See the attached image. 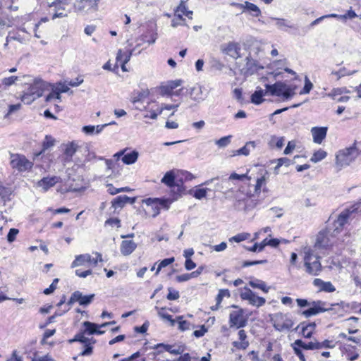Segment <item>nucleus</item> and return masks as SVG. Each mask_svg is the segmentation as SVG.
I'll return each mask as SVG.
<instances>
[{"label": "nucleus", "instance_id": "nucleus-1", "mask_svg": "<svg viewBox=\"0 0 361 361\" xmlns=\"http://www.w3.org/2000/svg\"><path fill=\"white\" fill-rule=\"evenodd\" d=\"M360 152V147L357 145V142H355L352 146L338 151L336 156V165L340 168L350 165L358 157Z\"/></svg>", "mask_w": 361, "mask_h": 361}, {"label": "nucleus", "instance_id": "nucleus-2", "mask_svg": "<svg viewBox=\"0 0 361 361\" xmlns=\"http://www.w3.org/2000/svg\"><path fill=\"white\" fill-rule=\"evenodd\" d=\"M304 266L305 271L312 276L319 275L322 271V264L319 256H314L313 251L310 248H305Z\"/></svg>", "mask_w": 361, "mask_h": 361}, {"label": "nucleus", "instance_id": "nucleus-3", "mask_svg": "<svg viewBox=\"0 0 361 361\" xmlns=\"http://www.w3.org/2000/svg\"><path fill=\"white\" fill-rule=\"evenodd\" d=\"M267 91L272 96H282L288 99L295 94V86L288 85L286 83L278 81L273 85L266 84Z\"/></svg>", "mask_w": 361, "mask_h": 361}, {"label": "nucleus", "instance_id": "nucleus-4", "mask_svg": "<svg viewBox=\"0 0 361 361\" xmlns=\"http://www.w3.org/2000/svg\"><path fill=\"white\" fill-rule=\"evenodd\" d=\"M161 181L171 188V192L173 193V200H177L184 190L183 181L176 180L173 171H167Z\"/></svg>", "mask_w": 361, "mask_h": 361}, {"label": "nucleus", "instance_id": "nucleus-5", "mask_svg": "<svg viewBox=\"0 0 361 361\" xmlns=\"http://www.w3.org/2000/svg\"><path fill=\"white\" fill-rule=\"evenodd\" d=\"M274 329L279 331H283L290 329L294 322L288 314L278 312L274 314L271 318Z\"/></svg>", "mask_w": 361, "mask_h": 361}, {"label": "nucleus", "instance_id": "nucleus-6", "mask_svg": "<svg viewBox=\"0 0 361 361\" xmlns=\"http://www.w3.org/2000/svg\"><path fill=\"white\" fill-rule=\"evenodd\" d=\"M10 164L13 169L19 172H24L32 169L33 163L28 160L25 156L19 154H11Z\"/></svg>", "mask_w": 361, "mask_h": 361}, {"label": "nucleus", "instance_id": "nucleus-7", "mask_svg": "<svg viewBox=\"0 0 361 361\" xmlns=\"http://www.w3.org/2000/svg\"><path fill=\"white\" fill-rule=\"evenodd\" d=\"M240 296L242 300L248 301L250 305L257 307L263 306L266 302L265 298L257 296L247 286L240 289Z\"/></svg>", "mask_w": 361, "mask_h": 361}, {"label": "nucleus", "instance_id": "nucleus-8", "mask_svg": "<svg viewBox=\"0 0 361 361\" xmlns=\"http://www.w3.org/2000/svg\"><path fill=\"white\" fill-rule=\"evenodd\" d=\"M245 311L242 308L231 312L229 314L230 328L240 329L247 324V317L244 315Z\"/></svg>", "mask_w": 361, "mask_h": 361}, {"label": "nucleus", "instance_id": "nucleus-9", "mask_svg": "<svg viewBox=\"0 0 361 361\" xmlns=\"http://www.w3.org/2000/svg\"><path fill=\"white\" fill-rule=\"evenodd\" d=\"M310 306H311L310 308L302 312V314L307 318L331 310V307H327L328 303L322 300L312 301Z\"/></svg>", "mask_w": 361, "mask_h": 361}, {"label": "nucleus", "instance_id": "nucleus-10", "mask_svg": "<svg viewBox=\"0 0 361 361\" xmlns=\"http://www.w3.org/2000/svg\"><path fill=\"white\" fill-rule=\"evenodd\" d=\"M245 61L246 63L243 66H241V65L238 66L240 73L245 77L252 75L259 70L264 68L263 66L259 65L258 61L252 59L250 56H247Z\"/></svg>", "mask_w": 361, "mask_h": 361}, {"label": "nucleus", "instance_id": "nucleus-11", "mask_svg": "<svg viewBox=\"0 0 361 361\" xmlns=\"http://www.w3.org/2000/svg\"><path fill=\"white\" fill-rule=\"evenodd\" d=\"M69 1L70 0H55L49 4V7L54 8V10L51 16L52 20L68 16V12L66 11V6L68 5Z\"/></svg>", "mask_w": 361, "mask_h": 361}, {"label": "nucleus", "instance_id": "nucleus-12", "mask_svg": "<svg viewBox=\"0 0 361 361\" xmlns=\"http://www.w3.org/2000/svg\"><path fill=\"white\" fill-rule=\"evenodd\" d=\"M94 298V294L83 295L80 291L76 290L72 293L69 300L68 301V305H71L74 302H78L80 305L87 306L92 302Z\"/></svg>", "mask_w": 361, "mask_h": 361}, {"label": "nucleus", "instance_id": "nucleus-13", "mask_svg": "<svg viewBox=\"0 0 361 361\" xmlns=\"http://www.w3.org/2000/svg\"><path fill=\"white\" fill-rule=\"evenodd\" d=\"M152 348L157 350V353H153L154 355L161 354L164 351L169 352L173 355H180L184 351L183 348L180 345L176 347L175 345L164 343H158L152 347Z\"/></svg>", "mask_w": 361, "mask_h": 361}, {"label": "nucleus", "instance_id": "nucleus-14", "mask_svg": "<svg viewBox=\"0 0 361 361\" xmlns=\"http://www.w3.org/2000/svg\"><path fill=\"white\" fill-rule=\"evenodd\" d=\"M176 200H173V193H172V198H147L145 200V202L148 206H155L156 208H157V206L160 207L161 208H163L164 209H169L170 207L171 204L175 201Z\"/></svg>", "mask_w": 361, "mask_h": 361}, {"label": "nucleus", "instance_id": "nucleus-15", "mask_svg": "<svg viewBox=\"0 0 361 361\" xmlns=\"http://www.w3.org/2000/svg\"><path fill=\"white\" fill-rule=\"evenodd\" d=\"M98 0H79L75 4V8L82 13H87L92 9H96Z\"/></svg>", "mask_w": 361, "mask_h": 361}, {"label": "nucleus", "instance_id": "nucleus-16", "mask_svg": "<svg viewBox=\"0 0 361 361\" xmlns=\"http://www.w3.org/2000/svg\"><path fill=\"white\" fill-rule=\"evenodd\" d=\"M45 89V83L40 79L35 80L34 82L30 85L27 91L34 96V98H39Z\"/></svg>", "mask_w": 361, "mask_h": 361}, {"label": "nucleus", "instance_id": "nucleus-17", "mask_svg": "<svg viewBox=\"0 0 361 361\" xmlns=\"http://www.w3.org/2000/svg\"><path fill=\"white\" fill-rule=\"evenodd\" d=\"M232 6L238 8L247 10L250 12L251 15L254 17H258L261 15V11L257 6L249 1H245L244 4L232 3Z\"/></svg>", "mask_w": 361, "mask_h": 361}, {"label": "nucleus", "instance_id": "nucleus-18", "mask_svg": "<svg viewBox=\"0 0 361 361\" xmlns=\"http://www.w3.org/2000/svg\"><path fill=\"white\" fill-rule=\"evenodd\" d=\"M328 127H313L311 133L314 143L321 144L326 137Z\"/></svg>", "mask_w": 361, "mask_h": 361}, {"label": "nucleus", "instance_id": "nucleus-19", "mask_svg": "<svg viewBox=\"0 0 361 361\" xmlns=\"http://www.w3.org/2000/svg\"><path fill=\"white\" fill-rule=\"evenodd\" d=\"M352 210L345 209L343 211L334 221L335 231H340L348 222Z\"/></svg>", "mask_w": 361, "mask_h": 361}, {"label": "nucleus", "instance_id": "nucleus-20", "mask_svg": "<svg viewBox=\"0 0 361 361\" xmlns=\"http://www.w3.org/2000/svg\"><path fill=\"white\" fill-rule=\"evenodd\" d=\"M316 328V324L314 322L307 323L305 322H301L295 328V330L301 329L302 335L307 338H311L313 332Z\"/></svg>", "mask_w": 361, "mask_h": 361}, {"label": "nucleus", "instance_id": "nucleus-21", "mask_svg": "<svg viewBox=\"0 0 361 361\" xmlns=\"http://www.w3.org/2000/svg\"><path fill=\"white\" fill-rule=\"evenodd\" d=\"M135 202V197H129L127 195H119L115 197L111 203L115 209L123 208L126 203L133 204Z\"/></svg>", "mask_w": 361, "mask_h": 361}, {"label": "nucleus", "instance_id": "nucleus-22", "mask_svg": "<svg viewBox=\"0 0 361 361\" xmlns=\"http://www.w3.org/2000/svg\"><path fill=\"white\" fill-rule=\"evenodd\" d=\"M137 247V244L132 240H123L121 245V252L124 256L130 255Z\"/></svg>", "mask_w": 361, "mask_h": 361}, {"label": "nucleus", "instance_id": "nucleus-23", "mask_svg": "<svg viewBox=\"0 0 361 361\" xmlns=\"http://www.w3.org/2000/svg\"><path fill=\"white\" fill-rule=\"evenodd\" d=\"M256 146H257V142L255 141L247 142L243 147L240 148L238 150L233 151V154L231 156L232 157L235 156V155L247 156V155H249L250 151L252 149H254L256 147Z\"/></svg>", "mask_w": 361, "mask_h": 361}, {"label": "nucleus", "instance_id": "nucleus-24", "mask_svg": "<svg viewBox=\"0 0 361 361\" xmlns=\"http://www.w3.org/2000/svg\"><path fill=\"white\" fill-rule=\"evenodd\" d=\"M330 245L329 239L325 231H320L316 239L314 247L316 248H326Z\"/></svg>", "mask_w": 361, "mask_h": 361}, {"label": "nucleus", "instance_id": "nucleus-25", "mask_svg": "<svg viewBox=\"0 0 361 361\" xmlns=\"http://www.w3.org/2000/svg\"><path fill=\"white\" fill-rule=\"evenodd\" d=\"M313 284L315 286L319 287V290L322 291L332 293L336 290L335 287L331 282H325L320 279H315L313 281Z\"/></svg>", "mask_w": 361, "mask_h": 361}, {"label": "nucleus", "instance_id": "nucleus-26", "mask_svg": "<svg viewBox=\"0 0 361 361\" xmlns=\"http://www.w3.org/2000/svg\"><path fill=\"white\" fill-rule=\"evenodd\" d=\"M83 326L85 328L84 333H86L89 335H92V334L102 335V334H104V331L99 330V325H98L95 323H92L90 322H85L83 323Z\"/></svg>", "mask_w": 361, "mask_h": 361}, {"label": "nucleus", "instance_id": "nucleus-27", "mask_svg": "<svg viewBox=\"0 0 361 361\" xmlns=\"http://www.w3.org/2000/svg\"><path fill=\"white\" fill-rule=\"evenodd\" d=\"M59 180L57 176L43 178L38 182V185L42 187L44 191L48 190L53 187Z\"/></svg>", "mask_w": 361, "mask_h": 361}, {"label": "nucleus", "instance_id": "nucleus-28", "mask_svg": "<svg viewBox=\"0 0 361 361\" xmlns=\"http://www.w3.org/2000/svg\"><path fill=\"white\" fill-rule=\"evenodd\" d=\"M268 92L267 89L265 90L257 87V90L254 92V93L251 95V102L259 105L261 104L264 102L263 97L265 96Z\"/></svg>", "mask_w": 361, "mask_h": 361}, {"label": "nucleus", "instance_id": "nucleus-29", "mask_svg": "<svg viewBox=\"0 0 361 361\" xmlns=\"http://www.w3.org/2000/svg\"><path fill=\"white\" fill-rule=\"evenodd\" d=\"M253 200L250 198V201H247L244 199H238V201L234 204V207L236 209L240 210H250L254 207H255V204H252Z\"/></svg>", "mask_w": 361, "mask_h": 361}, {"label": "nucleus", "instance_id": "nucleus-30", "mask_svg": "<svg viewBox=\"0 0 361 361\" xmlns=\"http://www.w3.org/2000/svg\"><path fill=\"white\" fill-rule=\"evenodd\" d=\"M240 48L238 43L230 42L228 44L225 50L227 54H228L229 56L234 59H237L240 57Z\"/></svg>", "mask_w": 361, "mask_h": 361}, {"label": "nucleus", "instance_id": "nucleus-31", "mask_svg": "<svg viewBox=\"0 0 361 361\" xmlns=\"http://www.w3.org/2000/svg\"><path fill=\"white\" fill-rule=\"evenodd\" d=\"M92 260L89 254L80 255L75 257V260L71 264V268L84 265L86 262Z\"/></svg>", "mask_w": 361, "mask_h": 361}, {"label": "nucleus", "instance_id": "nucleus-32", "mask_svg": "<svg viewBox=\"0 0 361 361\" xmlns=\"http://www.w3.org/2000/svg\"><path fill=\"white\" fill-rule=\"evenodd\" d=\"M249 285L253 288H258L262 290L264 293H268L269 288L267 286V284L264 281L257 279H253L249 281Z\"/></svg>", "mask_w": 361, "mask_h": 361}, {"label": "nucleus", "instance_id": "nucleus-33", "mask_svg": "<svg viewBox=\"0 0 361 361\" xmlns=\"http://www.w3.org/2000/svg\"><path fill=\"white\" fill-rule=\"evenodd\" d=\"M138 158V152L135 150L124 154L122 157V161L126 164H134Z\"/></svg>", "mask_w": 361, "mask_h": 361}, {"label": "nucleus", "instance_id": "nucleus-34", "mask_svg": "<svg viewBox=\"0 0 361 361\" xmlns=\"http://www.w3.org/2000/svg\"><path fill=\"white\" fill-rule=\"evenodd\" d=\"M294 345H298L304 350H315L317 349V341H310L307 343L302 341L301 339H297L294 341Z\"/></svg>", "mask_w": 361, "mask_h": 361}, {"label": "nucleus", "instance_id": "nucleus-35", "mask_svg": "<svg viewBox=\"0 0 361 361\" xmlns=\"http://www.w3.org/2000/svg\"><path fill=\"white\" fill-rule=\"evenodd\" d=\"M11 194L9 188L0 185V204H4L6 201L9 200Z\"/></svg>", "mask_w": 361, "mask_h": 361}, {"label": "nucleus", "instance_id": "nucleus-36", "mask_svg": "<svg viewBox=\"0 0 361 361\" xmlns=\"http://www.w3.org/2000/svg\"><path fill=\"white\" fill-rule=\"evenodd\" d=\"M75 341L80 342L83 344H85L90 341H92V343H94L96 342V341L93 338L90 339L88 338L85 337L82 333L76 334L73 339H71L69 341L71 343Z\"/></svg>", "mask_w": 361, "mask_h": 361}, {"label": "nucleus", "instance_id": "nucleus-37", "mask_svg": "<svg viewBox=\"0 0 361 361\" xmlns=\"http://www.w3.org/2000/svg\"><path fill=\"white\" fill-rule=\"evenodd\" d=\"M327 153L325 151L319 149L313 154L312 157L310 158V161L313 163H317L324 159Z\"/></svg>", "mask_w": 361, "mask_h": 361}, {"label": "nucleus", "instance_id": "nucleus-38", "mask_svg": "<svg viewBox=\"0 0 361 361\" xmlns=\"http://www.w3.org/2000/svg\"><path fill=\"white\" fill-rule=\"evenodd\" d=\"M274 161L277 162V164H276V167L274 168V173L276 174L279 173L278 170L281 166H282L283 165H285L286 166H288L290 165V163H291V161L286 157L279 158L276 160H274Z\"/></svg>", "mask_w": 361, "mask_h": 361}, {"label": "nucleus", "instance_id": "nucleus-39", "mask_svg": "<svg viewBox=\"0 0 361 361\" xmlns=\"http://www.w3.org/2000/svg\"><path fill=\"white\" fill-rule=\"evenodd\" d=\"M12 40H15V41H18L20 43H23L25 42L26 39H25V37L21 36L18 32L15 33V34L9 33L6 37V43L5 44V46H7L8 43Z\"/></svg>", "mask_w": 361, "mask_h": 361}, {"label": "nucleus", "instance_id": "nucleus-40", "mask_svg": "<svg viewBox=\"0 0 361 361\" xmlns=\"http://www.w3.org/2000/svg\"><path fill=\"white\" fill-rule=\"evenodd\" d=\"M272 20H276V25L278 28L282 30L283 27H293V25L290 24V22L283 18H271Z\"/></svg>", "mask_w": 361, "mask_h": 361}, {"label": "nucleus", "instance_id": "nucleus-41", "mask_svg": "<svg viewBox=\"0 0 361 361\" xmlns=\"http://www.w3.org/2000/svg\"><path fill=\"white\" fill-rule=\"evenodd\" d=\"M183 316H179L177 317L178 329L182 331L189 330L191 326L190 323L186 320H183Z\"/></svg>", "mask_w": 361, "mask_h": 361}, {"label": "nucleus", "instance_id": "nucleus-42", "mask_svg": "<svg viewBox=\"0 0 361 361\" xmlns=\"http://www.w3.org/2000/svg\"><path fill=\"white\" fill-rule=\"evenodd\" d=\"M231 137L232 135L222 137L219 140H216L215 144L220 148L226 147L231 143Z\"/></svg>", "mask_w": 361, "mask_h": 361}, {"label": "nucleus", "instance_id": "nucleus-43", "mask_svg": "<svg viewBox=\"0 0 361 361\" xmlns=\"http://www.w3.org/2000/svg\"><path fill=\"white\" fill-rule=\"evenodd\" d=\"M174 261H175V258L173 257H170V258H166V259H164L163 260H161L158 265V267L157 269L155 274L156 275L159 274V271H161V269L162 268L166 267L168 265L172 264Z\"/></svg>", "mask_w": 361, "mask_h": 361}, {"label": "nucleus", "instance_id": "nucleus-44", "mask_svg": "<svg viewBox=\"0 0 361 361\" xmlns=\"http://www.w3.org/2000/svg\"><path fill=\"white\" fill-rule=\"evenodd\" d=\"M347 93H350V91L346 87L334 88L329 94V96L335 99L336 96Z\"/></svg>", "mask_w": 361, "mask_h": 361}, {"label": "nucleus", "instance_id": "nucleus-45", "mask_svg": "<svg viewBox=\"0 0 361 361\" xmlns=\"http://www.w3.org/2000/svg\"><path fill=\"white\" fill-rule=\"evenodd\" d=\"M173 90L168 84V82L166 85L160 86L159 87V93L161 96H171Z\"/></svg>", "mask_w": 361, "mask_h": 361}, {"label": "nucleus", "instance_id": "nucleus-46", "mask_svg": "<svg viewBox=\"0 0 361 361\" xmlns=\"http://www.w3.org/2000/svg\"><path fill=\"white\" fill-rule=\"evenodd\" d=\"M280 244V240L277 238H271V239H267L265 238L263 240V245H262L261 247H265L267 245H269L272 247H276ZM262 249V247H260Z\"/></svg>", "mask_w": 361, "mask_h": 361}, {"label": "nucleus", "instance_id": "nucleus-47", "mask_svg": "<svg viewBox=\"0 0 361 361\" xmlns=\"http://www.w3.org/2000/svg\"><path fill=\"white\" fill-rule=\"evenodd\" d=\"M356 71H353L352 72L348 71L345 68H342L338 71H332L331 74L335 75L337 76L338 80L340 79L341 77H343L345 75H350L355 73H356Z\"/></svg>", "mask_w": 361, "mask_h": 361}, {"label": "nucleus", "instance_id": "nucleus-48", "mask_svg": "<svg viewBox=\"0 0 361 361\" xmlns=\"http://www.w3.org/2000/svg\"><path fill=\"white\" fill-rule=\"evenodd\" d=\"M250 233H238L233 237H231L229 240L231 242V241H234V242H236V243H240V242H242V241H244L245 240H247L249 237H250Z\"/></svg>", "mask_w": 361, "mask_h": 361}, {"label": "nucleus", "instance_id": "nucleus-49", "mask_svg": "<svg viewBox=\"0 0 361 361\" xmlns=\"http://www.w3.org/2000/svg\"><path fill=\"white\" fill-rule=\"evenodd\" d=\"M147 95L148 93L145 91L134 93L133 96L132 97L131 102L134 104L141 102L144 98L147 97Z\"/></svg>", "mask_w": 361, "mask_h": 361}, {"label": "nucleus", "instance_id": "nucleus-50", "mask_svg": "<svg viewBox=\"0 0 361 361\" xmlns=\"http://www.w3.org/2000/svg\"><path fill=\"white\" fill-rule=\"evenodd\" d=\"M164 308H161L160 311L158 312V315L163 319H166L169 322H170L171 325L173 326L176 323V321L172 318V316L169 314L163 312V310Z\"/></svg>", "mask_w": 361, "mask_h": 361}, {"label": "nucleus", "instance_id": "nucleus-51", "mask_svg": "<svg viewBox=\"0 0 361 361\" xmlns=\"http://www.w3.org/2000/svg\"><path fill=\"white\" fill-rule=\"evenodd\" d=\"M18 80V77L17 76H10L7 78H4L1 80V85L5 86L6 87H10L13 85L16 80Z\"/></svg>", "mask_w": 361, "mask_h": 361}, {"label": "nucleus", "instance_id": "nucleus-52", "mask_svg": "<svg viewBox=\"0 0 361 361\" xmlns=\"http://www.w3.org/2000/svg\"><path fill=\"white\" fill-rule=\"evenodd\" d=\"M268 174L267 171H265V174L261 176L260 178H257L256 185L255 187V191L256 193H258L260 192V189L263 185H265L266 183V177L265 175Z\"/></svg>", "mask_w": 361, "mask_h": 361}, {"label": "nucleus", "instance_id": "nucleus-53", "mask_svg": "<svg viewBox=\"0 0 361 361\" xmlns=\"http://www.w3.org/2000/svg\"><path fill=\"white\" fill-rule=\"evenodd\" d=\"M224 297L229 298L230 297V292L228 289H221L219 291L218 295L216 298V301L218 304H221L222 302V300Z\"/></svg>", "mask_w": 361, "mask_h": 361}, {"label": "nucleus", "instance_id": "nucleus-54", "mask_svg": "<svg viewBox=\"0 0 361 361\" xmlns=\"http://www.w3.org/2000/svg\"><path fill=\"white\" fill-rule=\"evenodd\" d=\"M312 87H313V84L310 80V79L307 76H305V85H304L303 89L300 92V94H308L311 91Z\"/></svg>", "mask_w": 361, "mask_h": 361}, {"label": "nucleus", "instance_id": "nucleus-55", "mask_svg": "<svg viewBox=\"0 0 361 361\" xmlns=\"http://www.w3.org/2000/svg\"><path fill=\"white\" fill-rule=\"evenodd\" d=\"M37 98H34V96L31 94L28 91L25 92L22 96L21 100L25 104H30Z\"/></svg>", "mask_w": 361, "mask_h": 361}, {"label": "nucleus", "instance_id": "nucleus-56", "mask_svg": "<svg viewBox=\"0 0 361 361\" xmlns=\"http://www.w3.org/2000/svg\"><path fill=\"white\" fill-rule=\"evenodd\" d=\"M92 341L84 344V350L80 353L81 356L90 355L92 353L93 347Z\"/></svg>", "mask_w": 361, "mask_h": 361}, {"label": "nucleus", "instance_id": "nucleus-57", "mask_svg": "<svg viewBox=\"0 0 361 361\" xmlns=\"http://www.w3.org/2000/svg\"><path fill=\"white\" fill-rule=\"evenodd\" d=\"M169 293L166 296V298L169 300H176L180 298L179 292L173 290L172 288H168Z\"/></svg>", "mask_w": 361, "mask_h": 361}, {"label": "nucleus", "instance_id": "nucleus-58", "mask_svg": "<svg viewBox=\"0 0 361 361\" xmlns=\"http://www.w3.org/2000/svg\"><path fill=\"white\" fill-rule=\"evenodd\" d=\"M19 233V230L15 228H12L9 230L7 235V240L9 243H12L16 240L17 235Z\"/></svg>", "mask_w": 361, "mask_h": 361}, {"label": "nucleus", "instance_id": "nucleus-59", "mask_svg": "<svg viewBox=\"0 0 361 361\" xmlns=\"http://www.w3.org/2000/svg\"><path fill=\"white\" fill-rule=\"evenodd\" d=\"M251 197V195H249L248 194H244L241 189H239L234 195L235 202L238 201V199H244L247 201H250Z\"/></svg>", "mask_w": 361, "mask_h": 361}, {"label": "nucleus", "instance_id": "nucleus-60", "mask_svg": "<svg viewBox=\"0 0 361 361\" xmlns=\"http://www.w3.org/2000/svg\"><path fill=\"white\" fill-rule=\"evenodd\" d=\"M267 263V259H262V260H254V261H244L242 267H247L252 265H257V264H264Z\"/></svg>", "mask_w": 361, "mask_h": 361}, {"label": "nucleus", "instance_id": "nucleus-61", "mask_svg": "<svg viewBox=\"0 0 361 361\" xmlns=\"http://www.w3.org/2000/svg\"><path fill=\"white\" fill-rule=\"evenodd\" d=\"M76 146L73 143H71L70 145H67L65 149V154L67 157H71L76 152Z\"/></svg>", "mask_w": 361, "mask_h": 361}, {"label": "nucleus", "instance_id": "nucleus-62", "mask_svg": "<svg viewBox=\"0 0 361 361\" xmlns=\"http://www.w3.org/2000/svg\"><path fill=\"white\" fill-rule=\"evenodd\" d=\"M207 190V189L206 188H198L195 191L194 197L196 199L201 200L206 197Z\"/></svg>", "mask_w": 361, "mask_h": 361}, {"label": "nucleus", "instance_id": "nucleus-63", "mask_svg": "<svg viewBox=\"0 0 361 361\" xmlns=\"http://www.w3.org/2000/svg\"><path fill=\"white\" fill-rule=\"evenodd\" d=\"M291 346L293 347L295 354L299 357L300 360L305 361V355L300 350V348L298 347V345H295L294 343L291 344Z\"/></svg>", "mask_w": 361, "mask_h": 361}, {"label": "nucleus", "instance_id": "nucleus-64", "mask_svg": "<svg viewBox=\"0 0 361 361\" xmlns=\"http://www.w3.org/2000/svg\"><path fill=\"white\" fill-rule=\"evenodd\" d=\"M53 99H57L59 100L61 99V94L60 92L56 90H53L51 92H50L46 97V101L49 102Z\"/></svg>", "mask_w": 361, "mask_h": 361}]
</instances>
